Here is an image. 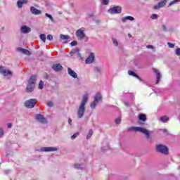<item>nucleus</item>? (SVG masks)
Here are the masks:
<instances>
[{
  "mask_svg": "<svg viewBox=\"0 0 180 180\" xmlns=\"http://www.w3.org/2000/svg\"><path fill=\"white\" fill-rule=\"evenodd\" d=\"M88 103V94H84L82 96V102L77 110V116L81 119L85 113V105Z\"/></svg>",
  "mask_w": 180,
  "mask_h": 180,
  "instance_id": "nucleus-1",
  "label": "nucleus"
},
{
  "mask_svg": "<svg viewBox=\"0 0 180 180\" xmlns=\"http://www.w3.org/2000/svg\"><path fill=\"white\" fill-rule=\"evenodd\" d=\"M36 81H37L36 75L30 76L26 87V92H27V94H30V92H33V91H34Z\"/></svg>",
  "mask_w": 180,
  "mask_h": 180,
  "instance_id": "nucleus-2",
  "label": "nucleus"
},
{
  "mask_svg": "<svg viewBox=\"0 0 180 180\" xmlns=\"http://www.w3.org/2000/svg\"><path fill=\"white\" fill-rule=\"evenodd\" d=\"M132 130L134 131H140L141 133H143L144 135H146V139H150V131H148V130L146 129L145 128L140 127H132L128 129V131H132Z\"/></svg>",
  "mask_w": 180,
  "mask_h": 180,
  "instance_id": "nucleus-3",
  "label": "nucleus"
},
{
  "mask_svg": "<svg viewBox=\"0 0 180 180\" xmlns=\"http://www.w3.org/2000/svg\"><path fill=\"white\" fill-rule=\"evenodd\" d=\"M75 34L78 40H79L80 41L83 40L84 43H86V41L89 40V38L86 36V34H85L84 30L81 29L77 30Z\"/></svg>",
  "mask_w": 180,
  "mask_h": 180,
  "instance_id": "nucleus-4",
  "label": "nucleus"
},
{
  "mask_svg": "<svg viewBox=\"0 0 180 180\" xmlns=\"http://www.w3.org/2000/svg\"><path fill=\"white\" fill-rule=\"evenodd\" d=\"M155 150L157 153H160V154H164L165 155H168V147L165 145L158 144L156 145Z\"/></svg>",
  "mask_w": 180,
  "mask_h": 180,
  "instance_id": "nucleus-5",
  "label": "nucleus"
},
{
  "mask_svg": "<svg viewBox=\"0 0 180 180\" xmlns=\"http://www.w3.org/2000/svg\"><path fill=\"white\" fill-rule=\"evenodd\" d=\"M101 99H102V95L101 93H96L94 96V101L90 105L91 109H95L98 103H99V101H101Z\"/></svg>",
  "mask_w": 180,
  "mask_h": 180,
  "instance_id": "nucleus-6",
  "label": "nucleus"
},
{
  "mask_svg": "<svg viewBox=\"0 0 180 180\" xmlns=\"http://www.w3.org/2000/svg\"><path fill=\"white\" fill-rule=\"evenodd\" d=\"M108 12L109 13H110V15H117L119 13H122V6H117L110 8L108 10Z\"/></svg>",
  "mask_w": 180,
  "mask_h": 180,
  "instance_id": "nucleus-7",
  "label": "nucleus"
},
{
  "mask_svg": "<svg viewBox=\"0 0 180 180\" xmlns=\"http://www.w3.org/2000/svg\"><path fill=\"white\" fill-rule=\"evenodd\" d=\"M37 102L36 101L35 98H31L25 103V106L28 108L29 109H32V108H34Z\"/></svg>",
  "mask_w": 180,
  "mask_h": 180,
  "instance_id": "nucleus-8",
  "label": "nucleus"
},
{
  "mask_svg": "<svg viewBox=\"0 0 180 180\" xmlns=\"http://www.w3.org/2000/svg\"><path fill=\"white\" fill-rule=\"evenodd\" d=\"M35 119L39 122V123H41L42 124H47V119L44 117V115L41 114H37L35 115Z\"/></svg>",
  "mask_w": 180,
  "mask_h": 180,
  "instance_id": "nucleus-9",
  "label": "nucleus"
},
{
  "mask_svg": "<svg viewBox=\"0 0 180 180\" xmlns=\"http://www.w3.org/2000/svg\"><path fill=\"white\" fill-rule=\"evenodd\" d=\"M95 61V54L91 52L89 56L85 60V64H92Z\"/></svg>",
  "mask_w": 180,
  "mask_h": 180,
  "instance_id": "nucleus-10",
  "label": "nucleus"
},
{
  "mask_svg": "<svg viewBox=\"0 0 180 180\" xmlns=\"http://www.w3.org/2000/svg\"><path fill=\"white\" fill-rule=\"evenodd\" d=\"M167 4V0H163L160 2H159L158 4L155 5L153 7V9L155 11H158V9H161V8H164L165 5Z\"/></svg>",
  "mask_w": 180,
  "mask_h": 180,
  "instance_id": "nucleus-11",
  "label": "nucleus"
},
{
  "mask_svg": "<svg viewBox=\"0 0 180 180\" xmlns=\"http://www.w3.org/2000/svg\"><path fill=\"white\" fill-rule=\"evenodd\" d=\"M52 70L56 72H60V71H63V65L60 63H55L52 65Z\"/></svg>",
  "mask_w": 180,
  "mask_h": 180,
  "instance_id": "nucleus-12",
  "label": "nucleus"
},
{
  "mask_svg": "<svg viewBox=\"0 0 180 180\" xmlns=\"http://www.w3.org/2000/svg\"><path fill=\"white\" fill-rule=\"evenodd\" d=\"M58 148L54 147H42L40 148V151L44 153H50L51 151H57Z\"/></svg>",
  "mask_w": 180,
  "mask_h": 180,
  "instance_id": "nucleus-13",
  "label": "nucleus"
},
{
  "mask_svg": "<svg viewBox=\"0 0 180 180\" xmlns=\"http://www.w3.org/2000/svg\"><path fill=\"white\" fill-rule=\"evenodd\" d=\"M68 73L72 78H78V75L77 74V72H75V71L72 70L71 68H68Z\"/></svg>",
  "mask_w": 180,
  "mask_h": 180,
  "instance_id": "nucleus-14",
  "label": "nucleus"
},
{
  "mask_svg": "<svg viewBox=\"0 0 180 180\" xmlns=\"http://www.w3.org/2000/svg\"><path fill=\"white\" fill-rule=\"evenodd\" d=\"M17 51H18L19 53H22V54H26V56H30V51L22 47L17 48Z\"/></svg>",
  "mask_w": 180,
  "mask_h": 180,
  "instance_id": "nucleus-15",
  "label": "nucleus"
},
{
  "mask_svg": "<svg viewBox=\"0 0 180 180\" xmlns=\"http://www.w3.org/2000/svg\"><path fill=\"white\" fill-rule=\"evenodd\" d=\"M30 12L32 15H41V11L33 6L30 7Z\"/></svg>",
  "mask_w": 180,
  "mask_h": 180,
  "instance_id": "nucleus-16",
  "label": "nucleus"
},
{
  "mask_svg": "<svg viewBox=\"0 0 180 180\" xmlns=\"http://www.w3.org/2000/svg\"><path fill=\"white\" fill-rule=\"evenodd\" d=\"M30 32H32V29L27 27V25H23L21 27V33L27 34L30 33Z\"/></svg>",
  "mask_w": 180,
  "mask_h": 180,
  "instance_id": "nucleus-17",
  "label": "nucleus"
},
{
  "mask_svg": "<svg viewBox=\"0 0 180 180\" xmlns=\"http://www.w3.org/2000/svg\"><path fill=\"white\" fill-rule=\"evenodd\" d=\"M29 2V0H18L17 1V6L18 8H20L23 7V5L27 4Z\"/></svg>",
  "mask_w": 180,
  "mask_h": 180,
  "instance_id": "nucleus-18",
  "label": "nucleus"
},
{
  "mask_svg": "<svg viewBox=\"0 0 180 180\" xmlns=\"http://www.w3.org/2000/svg\"><path fill=\"white\" fill-rule=\"evenodd\" d=\"M153 72L156 75V84H158L160 82V79H161V73L158 71V70L153 68Z\"/></svg>",
  "mask_w": 180,
  "mask_h": 180,
  "instance_id": "nucleus-19",
  "label": "nucleus"
},
{
  "mask_svg": "<svg viewBox=\"0 0 180 180\" xmlns=\"http://www.w3.org/2000/svg\"><path fill=\"white\" fill-rule=\"evenodd\" d=\"M128 74H129V75H131V77H134L135 78L139 79V81H141V77H140V76H139V75H137V73H136L135 72H134L132 70H129Z\"/></svg>",
  "mask_w": 180,
  "mask_h": 180,
  "instance_id": "nucleus-20",
  "label": "nucleus"
},
{
  "mask_svg": "<svg viewBox=\"0 0 180 180\" xmlns=\"http://www.w3.org/2000/svg\"><path fill=\"white\" fill-rule=\"evenodd\" d=\"M127 20L133 21V20H134V18L132 16H130V15L123 17L122 18V23H126V22H127Z\"/></svg>",
  "mask_w": 180,
  "mask_h": 180,
  "instance_id": "nucleus-21",
  "label": "nucleus"
},
{
  "mask_svg": "<svg viewBox=\"0 0 180 180\" xmlns=\"http://www.w3.org/2000/svg\"><path fill=\"white\" fill-rule=\"evenodd\" d=\"M139 119L141 122H146V120H147V115H146L145 114H139Z\"/></svg>",
  "mask_w": 180,
  "mask_h": 180,
  "instance_id": "nucleus-22",
  "label": "nucleus"
},
{
  "mask_svg": "<svg viewBox=\"0 0 180 180\" xmlns=\"http://www.w3.org/2000/svg\"><path fill=\"white\" fill-rule=\"evenodd\" d=\"M60 39H61V40H70V39H71V37L69 35H64V34H61L60 35Z\"/></svg>",
  "mask_w": 180,
  "mask_h": 180,
  "instance_id": "nucleus-23",
  "label": "nucleus"
},
{
  "mask_svg": "<svg viewBox=\"0 0 180 180\" xmlns=\"http://www.w3.org/2000/svg\"><path fill=\"white\" fill-rule=\"evenodd\" d=\"M160 120L163 123H166L167 122H168V120H169V117H168L167 116H162L160 117Z\"/></svg>",
  "mask_w": 180,
  "mask_h": 180,
  "instance_id": "nucleus-24",
  "label": "nucleus"
},
{
  "mask_svg": "<svg viewBox=\"0 0 180 180\" xmlns=\"http://www.w3.org/2000/svg\"><path fill=\"white\" fill-rule=\"evenodd\" d=\"M3 75H4V77H8V75H10L11 77H12L13 73L10 70H6L5 72H4Z\"/></svg>",
  "mask_w": 180,
  "mask_h": 180,
  "instance_id": "nucleus-25",
  "label": "nucleus"
},
{
  "mask_svg": "<svg viewBox=\"0 0 180 180\" xmlns=\"http://www.w3.org/2000/svg\"><path fill=\"white\" fill-rule=\"evenodd\" d=\"M92 134H94V131H92V129H89L86 136V140H89V138L92 137Z\"/></svg>",
  "mask_w": 180,
  "mask_h": 180,
  "instance_id": "nucleus-26",
  "label": "nucleus"
},
{
  "mask_svg": "<svg viewBox=\"0 0 180 180\" xmlns=\"http://www.w3.org/2000/svg\"><path fill=\"white\" fill-rule=\"evenodd\" d=\"M178 2H180V0H173L169 4L168 8H169V6H172V5H175V4H178Z\"/></svg>",
  "mask_w": 180,
  "mask_h": 180,
  "instance_id": "nucleus-27",
  "label": "nucleus"
},
{
  "mask_svg": "<svg viewBox=\"0 0 180 180\" xmlns=\"http://www.w3.org/2000/svg\"><path fill=\"white\" fill-rule=\"evenodd\" d=\"M39 39L44 42L46 43V34H41L39 35Z\"/></svg>",
  "mask_w": 180,
  "mask_h": 180,
  "instance_id": "nucleus-28",
  "label": "nucleus"
},
{
  "mask_svg": "<svg viewBox=\"0 0 180 180\" xmlns=\"http://www.w3.org/2000/svg\"><path fill=\"white\" fill-rule=\"evenodd\" d=\"M120 122H122V117H118L117 119L115 120V124H120Z\"/></svg>",
  "mask_w": 180,
  "mask_h": 180,
  "instance_id": "nucleus-29",
  "label": "nucleus"
},
{
  "mask_svg": "<svg viewBox=\"0 0 180 180\" xmlns=\"http://www.w3.org/2000/svg\"><path fill=\"white\" fill-rule=\"evenodd\" d=\"M78 136H79V133L76 132L72 136H71V140H75V139H77V137H78Z\"/></svg>",
  "mask_w": 180,
  "mask_h": 180,
  "instance_id": "nucleus-30",
  "label": "nucleus"
},
{
  "mask_svg": "<svg viewBox=\"0 0 180 180\" xmlns=\"http://www.w3.org/2000/svg\"><path fill=\"white\" fill-rule=\"evenodd\" d=\"M109 2H110V0H102L101 4L103 5H109Z\"/></svg>",
  "mask_w": 180,
  "mask_h": 180,
  "instance_id": "nucleus-31",
  "label": "nucleus"
},
{
  "mask_svg": "<svg viewBox=\"0 0 180 180\" xmlns=\"http://www.w3.org/2000/svg\"><path fill=\"white\" fill-rule=\"evenodd\" d=\"M158 18V15L157 14H152L150 15V19H153V20H155V19Z\"/></svg>",
  "mask_w": 180,
  "mask_h": 180,
  "instance_id": "nucleus-32",
  "label": "nucleus"
},
{
  "mask_svg": "<svg viewBox=\"0 0 180 180\" xmlns=\"http://www.w3.org/2000/svg\"><path fill=\"white\" fill-rule=\"evenodd\" d=\"M112 43L115 46H119V42H117V39L112 38Z\"/></svg>",
  "mask_w": 180,
  "mask_h": 180,
  "instance_id": "nucleus-33",
  "label": "nucleus"
},
{
  "mask_svg": "<svg viewBox=\"0 0 180 180\" xmlns=\"http://www.w3.org/2000/svg\"><path fill=\"white\" fill-rule=\"evenodd\" d=\"M44 85V83L43 82V81L41 80L39 82V89H43Z\"/></svg>",
  "mask_w": 180,
  "mask_h": 180,
  "instance_id": "nucleus-34",
  "label": "nucleus"
},
{
  "mask_svg": "<svg viewBox=\"0 0 180 180\" xmlns=\"http://www.w3.org/2000/svg\"><path fill=\"white\" fill-rule=\"evenodd\" d=\"M45 15L46 16V18H49V19H51V22H53V20H54V19L53 18V16H51V15L46 13L45 14Z\"/></svg>",
  "mask_w": 180,
  "mask_h": 180,
  "instance_id": "nucleus-35",
  "label": "nucleus"
},
{
  "mask_svg": "<svg viewBox=\"0 0 180 180\" xmlns=\"http://www.w3.org/2000/svg\"><path fill=\"white\" fill-rule=\"evenodd\" d=\"M167 46L170 48V49H174V47H175V44H172L171 42H168L167 43Z\"/></svg>",
  "mask_w": 180,
  "mask_h": 180,
  "instance_id": "nucleus-36",
  "label": "nucleus"
},
{
  "mask_svg": "<svg viewBox=\"0 0 180 180\" xmlns=\"http://www.w3.org/2000/svg\"><path fill=\"white\" fill-rule=\"evenodd\" d=\"M75 168L76 169H82V167H81V165H79V164H75Z\"/></svg>",
  "mask_w": 180,
  "mask_h": 180,
  "instance_id": "nucleus-37",
  "label": "nucleus"
},
{
  "mask_svg": "<svg viewBox=\"0 0 180 180\" xmlns=\"http://www.w3.org/2000/svg\"><path fill=\"white\" fill-rule=\"evenodd\" d=\"M47 40H50V41H51V40H53V35L51 34H48L46 37Z\"/></svg>",
  "mask_w": 180,
  "mask_h": 180,
  "instance_id": "nucleus-38",
  "label": "nucleus"
},
{
  "mask_svg": "<svg viewBox=\"0 0 180 180\" xmlns=\"http://www.w3.org/2000/svg\"><path fill=\"white\" fill-rule=\"evenodd\" d=\"M6 70L4 66H0V74H3Z\"/></svg>",
  "mask_w": 180,
  "mask_h": 180,
  "instance_id": "nucleus-39",
  "label": "nucleus"
},
{
  "mask_svg": "<svg viewBox=\"0 0 180 180\" xmlns=\"http://www.w3.org/2000/svg\"><path fill=\"white\" fill-rule=\"evenodd\" d=\"M175 54L176 56H180V48H177L175 51Z\"/></svg>",
  "mask_w": 180,
  "mask_h": 180,
  "instance_id": "nucleus-40",
  "label": "nucleus"
},
{
  "mask_svg": "<svg viewBox=\"0 0 180 180\" xmlns=\"http://www.w3.org/2000/svg\"><path fill=\"white\" fill-rule=\"evenodd\" d=\"M101 150H103V151H105V150H109V145H107L105 147L102 146Z\"/></svg>",
  "mask_w": 180,
  "mask_h": 180,
  "instance_id": "nucleus-41",
  "label": "nucleus"
},
{
  "mask_svg": "<svg viewBox=\"0 0 180 180\" xmlns=\"http://www.w3.org/2000/svg\"><path fill=\"white\" fill-rule=\"evenodd\" d=\"M77 44H78V42L77 41H73L70 43V46H77Z\"/></svg>",
  "mask_w": 180,
  "mask_h": 180,
  "instance_id": "nucleus-42",
  "label": "nucleus"
},
{
  "mask_svg": "<svg viewBox=\"0 0 180 180\" xmlns=\"http://www.w3.org/2000/svg\"><path fill=\"white\" fill-rule=\"evenodd\" d=\"M72 51H73V53H74L75 54H78V53H79V49L76 48V49H73Z\"/></svg>",
  "mask_w": 180,
  "mask_h": 180,
  "instance_id": "nucleus-43",
  "label": "nucleus"
},
{
  "mask_svg": "<svg viewBox=\"0 0 180 180\" xmlns=\"http://www.w3.org/2000/svg\"><path fill=\"white\" fill-rule=\"evenodd\" d=\"M94 71L95 72H101V69L99 68V67H95Z\"/></svg>",
  "mask_w": 180,
  "mask_h": 180,
  "instance_id": "nucleus-44",
  "label": "nucleus"
},
{
  "mask_svg": "<svg viewBox=\"0 0 180 180\" xmlns=\"http://www.w3.org/2000/svg\"><path fill=\"white\" fill-rule=\"evenodd\" d=\"M44 78H45V79H49V78H50V76L49 75V74L45 73L44 75Z\"/></svg>",
  "mask_w": 180,
  "mask_h": 180,
  "instance_id": "nucleus-45",
  "label": "nucleus"
},
{
  "mask_svg": "<svg viewBox=\"0 0 180 180\" xmlns=\"http://www.w3.org/2000/svg\"><path fill=\"white\" fill-rule=\"evenodd\" d=\"M47 106H49V108H51L53 106V102L51 101H49L47 103H46Z\"/></svg>",
  "mask_w": 180,
  "mask_h": 180,
  "instance_id": "nucleus-46",
  "label": "nucleus"
},
{
  "mask_svg": "<svg viewBox=\"0 0 180 180\" xmlns=\"http://www.w3.org/2000/svg\"><path fill=\"white\" fill-rule=\"evenodd\" d=\"M124 104L125 105V106H127V108H129V106H131V105L127 101L124 102Z\"/></svg>",
  "mask_w": 180,
  "mask_h": 180,
  "instance_id": "nucleus-47",
  "label": "nucleus"
},
{
  "mask_svg": "<svg viewBox=\"0 0 180 180\" xmlns=\"http://www.w3.org/2000/svg\"><path fill=\"white\" fill-rule=\"evenodd\" d=\"M162 30L164 32H167V26L165 25H162Z\"/></svg>",
  "mask_w": 180,
  "mask_h": 180,
  "instance_id": "nucleus-48",
  "label": "nucleus"
},
{
  "mask_svg": "<svg viewBox=\"0 0 180 180\" xmlns=\"http://www.w3.org/2000/svg\"><path fill=\"white\" fill-rule=\"evenodd\" d=\"M68 123H69L70 126H72V120H71L70 118H69V120H68Z\"/></svg>",
  "mask_w": 180,
  "mask_h": 180,
  "instance_id": "nucleus-49",
  "label": "nucleus"
},
{
  "mask_svg": "<svg viewBox=\"0 0 180 180\" xmlns=\"http://www.w3.org/2000/svg\"><path fill=\"white\" fill-rule=\"evenodd\" d=\"M7 127H8V129H12V124L11 123H8L7 124Z\"/></svg>",
  "mask_w": 180,
  "mask_h": 180,
  "instance_id": "nucleus-50",
  "label": "nucleus"
},
{
  "mask_svg": "<svg viewBox=\"0 0 180 180\" xmlns=\"http://www.w3.org/2000/svg\"><path fill=\"white\" fill-rule=\"evenodd\" d=\"M1 136H4V130L0 128V137H1Z\"/></svg>",
  "mask_w": 180,
  "mask_h": 180,
  "instance_id": "nucleus-51",
  "label": "nucleus"
},
{
  "mask_svg": "<svg viewBox=\"0 0 180 180\" xmlns=\"http://www.w3.org/2000/svg\"><path fill=\"white\" fill-rule=\"evenodd\" d=\"M146 49H154V46L153 45H148L146 46Z\"/></svg>",
  "mask_w": 180,
  "mask_h": 180,
  "instance_id": "nucleus-52",
  "label": "nucleus"
},
{
  "mask_svg": "<svg viewBox=\"0 0 180 180\" xmlns=\"http://www.w3.org/2000/svg\"><path fill=\"white\" fill-rule=\"evenodd\" d=\"M9 172H11V170H5L4 171V174H6V175H8V174H9Z\"/></svg>",
  "mask_w": 180,
  "mask_h": 180,
  "instance_id": "nucleus-53",
  "label": "nucleus"
},
{
  "mask_svg": "<svg viewBox=\"0 0 180 180\" xmlns=\"http://www.w3.org/2000/svg\"><path fill=\"white\" fill-rule=\"evenodd\" d=\"M162 133H168V131L167 129H162Z\"/></svg>",
  "mask_w": 180,
  "mask_h": 180,
  "instance_id": "nucleus-54",
  "label": "nucleus"
},
{
  "mask_svg": "<svg viewBox=\"0 0 180 180\" xmlns=\"http://www.w3.org/2000/svg\"><path fill=\"white\" fill-rule=\"evenodd\" d=\"M70 56H74V54H75V53H74V51H71L70 52Z\"/></svg>",
  "mask_w": 180,
  "mask_h": 180,
  "instance_id": "nucleus-55",
  "label": "nucleus"
},
{
  "mask_svg": "<svg viewBox=\"0 0 180 180\" xmlns=\"http://www.w3.org/2000/svg\"><path fill=\"white\" fill-rule=\"evenodd\" d=\"M89 18H94V13L89 14Z\"/></svg>",
  "mask_w": 180,
  "mask_h": 180,
  "instance_id": "nucleus-56",
  "label": "nucleus"
},
{
  "mask_svg": "<svg viewBox=\"0 0 180 180\" xmlns=\"http://www.w3.org/2000/svg\"><path fill=\"white\" fill-rule=\"evenodd\" d=\"M77 56L78 57L81 58V53H79V51L78 52Z\"/></svg>",
  "mask_w": 180,
  "mask_h": 180,
  "instance_id": "nucleus-57",
  "label": "nucleus"
},
{
  "mask_svg": "<svg viewBox=\"0 0 180 180\" xmlns=\"http://www.w3.org/2000/svg\"><path fill=\"white\" fill-rule=\"evenodd\" d=\"M129 37H131V34H128Z\"/></svg>",
  "mask_w": 180,
  "mask_h": 180,
  "instance_id": "nucleus-58",
  "label": "nucleus"
},
{
  "mask_svg": "<svg viewBox=\"0 0 180 180\" xmlns=\"http://www.w3.org/2000/svg\"><path fill=\"white\" fill-rule=\"evenodd\" d=\"M8 155H9V154H8V153H7V154H6V157H8Z\"/></svg>",
  "mask_w": 180,
  "mask_h": 180,
  "instance_id": "nucleus-59",
  "label": "nucleus"
},
{
  "mask_svg": "<svg viewBox=\"0 0 180 180\" xmlns=\"http://www.w3.org/2000/svg\"><path fill=\"white\" fill-rule=\"evenodd\" d=\"M5 29V27H2V30H4Z\"/></svg>",
  "mask_w": 180,
  "mask_h": 180,
  "instance_id": "nucleus-60",
  "label": "nucleus"
}]
</instances>
